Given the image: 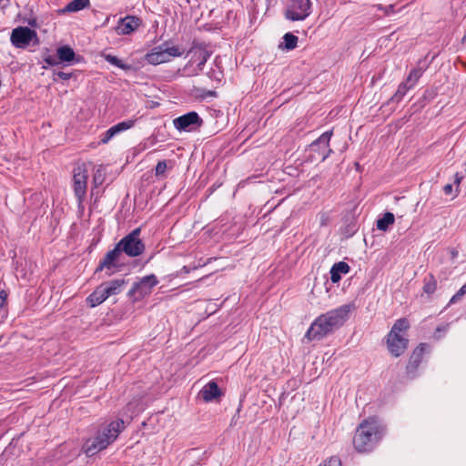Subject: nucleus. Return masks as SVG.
<instances>
[{
    "label": "nucleus",
    "mask_w": 466,
    "mask_h": 466,
    "mask_svg": "<svg viewBox=\"0 0 466 466\" xmlns=\"http://www.w3.org/2000/svg\"><path fill=\"white\" fill-rule=\"evenodd\" d=\"M352 305L345 304L319 316L305 334L309 340H319L340 328L349 319Z\"/></svg>",
    "instance_id": "f257e3e1"
},
{
    "label": "nucleus",
    "mask_w": 466,
    "mask_h": 466,
    "mask_svg": "<svg viewBox=\"0 0 466 466\" xmlns=\"http://www.w3.org/2000/svg\"><path fill=\"white\" fill-rule=\"evenodd\" d=\"M384 431V427L375 418L363 420L353 437L354 449L360 453L373 451L382 439Z\"/></svg>",
    "instance_id": "f03ea898"
},
{
    "label": "nucleus",
    "mask_w": 466,
    "mask_h": 466,
    "mask_svg": "<svg viewBox=\"0 0 466 466\" xmlns=\"http://www.w3.org/2000/svg\"><path fill=\"white\" fill-rule=\"evenodd\" d=\"M124 429L122 420L111 421L107 426L98 431L94 438L86 440L82 446L83 452L88 457L96 455L113 443Z\"/></svg>",
    "instance_id": "7ed1b4c3"
},
{
    "label": "nucleus",
    "mask_w": 466,
    "mask_h": 466,
    "mask_svg": "<svg viewBox=\"0 0 466 466\" xmlns=\"http://www.w3.org/2000/svg\"><path fill=\"white\" fill-rule=\"evenodd\" d=\"M183 52L177 46H169L167 43H163L155 46L146 55V60L150 65H159L170 61L172 57L180 56Z\"/></svg>",
    "instance_id": "20e7f679"
},
{
    "label": "nucleus",
    "mask_w": 466,
    "mask_h": 466,
    "mask_svg": "<svg viewBox=\"0 0 466 466\" xmlns=\"http://www.w3.org/2000/svg\"><path fill=\"white\" fill-rule=\"evenodd\" d=\"M140 232V228H137L117 243L121 253L125 252L128 257H137L144 252L145 244L139 238Z\"/></svg>",
    "instance_id": "39448f33"
},
{
    "label": "nucleus",
    "mask_w": 466,
    "mask_h": 466,
    "mask_svg": "<svg viewBox=\"0 0 466 466\" xmlns=\"http://www.w3.org/2000/svg\"><path fill=\"white\" fill-rule=\"evenodd\" d=\"M12 45L16 48H26L30 43L36 46L39 38L36 32L27 26H18L13 29L10 36Z\"/></svg>",
    "instance_id": "423d86ee"
},
{
    "label": "nucleus",
    "mask_w": 466,
    "mask_h": 466,
    "mask_svg": "<svg viewBox=\"0 0 466 466\" xmlns=\"http://www.w3.org/2000/svg\"><path fill=\"white\" fill-rule=\"evenodd\" d=\"M158 280L154 274L143 277L139 281L135 282L127 292V296L134 301H138L149 295L152 289L157 286Z\"/></svg>",
    "instance_id": "0eeeda50"
},
{
    "label": "nucleus",
    "mask_w": 466,
    "mask_h": 466,
    "mask_svg": "<svg viewBox=\"0 0 466 466\" xmlns=\"http://www.w3.org/2000/svg\"><path fill=\"white\" fill-rule=\"evenodd\" d=\"M311 13L310 0H289L285 17L290 21L305 20Z\"/></svg>",
    "instance_id": "6e6552de"
},
{
    "label": "nucleus",
    "mask_w": 466,
    "mask_h": 466,
    "mask_svg": "<svg viewBox=\"0 0 466 466\" xmlns=\"http://www.w3.org/2000/svg\"><path fill=\"white\" fill-rule=\"evenodd\" d=\"M88 174L84 165L77 166L73 170L74 194L78 201L82 203L86 198L87 188Z\"/></svg>",
    "instance_id": "1a4fd4ad"
},
{
    "label": "nucleus",
    "mask_w": 466,
    "mask_h": 466,
    "mask_svg": "<svg viewBox=\"0 0 466 466\" xmlns=\"http://www.w3.org/2000/svg\"><path fill=\"white\" fill-rule=\"evenodd\" d=\"M332 137V130L324 132L318 139L309 145V149L317 153L321 161L326 160L332 150L329 148V141Z\"/></svg>",
    "instance_id": "9d476101"
},
{
    "label": "nucleus",
    "mask_w": 466,
    "mask_h": 466,
    "mask_svg": "<svg viewBox=\"0 0 466 466\" xmlns=\"http://www.w3.org/2000/svg\"><path fill=\"white\" fill-rule=\"evenodd\" d=\"M121 254L122 253L116 244L115 248L106 252L103 259L100 260L97 268H96V273L106 269V274L107 276H111L113 269L117 267V261L119 260Z\"/></svg>",
    "instance_id": "9b49d317"
},
{
    "label": "nucleus",
    "mask_w": 466,
    "mask_h": 466,
    "mask_svg": "<svg viewBox=\"0 0 466 466\" xmlns=\"http://www.w3.org/2000/svg\"><path fill=\"white\" fill-rule=\"evenodd\" d=\"M174 127L177 130H191V127L197 126L201 127L203 120L199 117L198 114L195 111L188 112L183 116H180L173 120Z\"/></svg>",
    "instance_id": "f8f14e48"
},
{
    "label": "nucleus",
    "mask_w": 466,
    "mask_h": 466,
    "mask_svg": "<svg viewBox=\"0 0 466 466\" xmlns=\"http://www.w3.org/2000/svg\"><path fill=\"white\" fill-rule=\"evenodd\" d=\"M428 348V345L426 343H420L412 351L411 355L410 356L408 364L406 366L407 373H415L420 365L423 355Z\"/></svg>",
    "instance_id": "ddd939ff"
},
{
    "label": "nucleus",
    "mask_w": 466,
    "mask_h": 466,
    "mask_svg": "<svg viewBox=\"0 0 466 466\" xmlns=\"http://www.w3.org/2000/svg\"><path fill=\"white\" fill-rule=\"evenodd\" d=\"M135 123V119H128L111 127L102 135L100 144H107L116 135L133 127Z\"/></svg>",
    "instance_id": "4468645a"
},
{
    "label": "nucleus",
    "mask_w": 466,
    "mask_h": 466,
    "mask_svg": "<svg viewBox=\"0 0 466 466\" xmlns=\"http://www.w3.org/2000/svg\"><path fill=\"white\" fill-rule=\"evenodd\" d=\"M409 339L404 337H390L387 335V346L390 354L394 357H400L408 348Z\"/></svg>",
    "instance_id": "2eb2a0df"
},
{
    "label": "nucleus",
    "mask_w": 466,
    "mask_h": 466,
    "mask_svg": "<svg viewBox=\"0 0 466 466\" xmlns=\"http://www.w3.org/2000/svg\"><path fill=\"white\" fill-rule=\"evenodd\" d=\"M140 25V19L136 16L127 15L119 19L116 31L121 35H128L134 32Z\"/></svg>",
    "instance_id": "dca6fc26"
},
{
    "label": "nucleus",
    "mask_w": 466,
    "mask_h": 466,
    "mask_svg": "<svg viewBox=\"0 0 466 466\" xmlns=\"http://www.w3.org/2000/svg\"><path fill=\"white\" fill-rule=\"evenodd\" d=\"M199 395L206 402L213 401L222 395V391L214 380L207 383L199 392Z\"/></svg>",
    "instance_id": "f3484780"
},
{
    "label": "nucleus",
    "mask_w": 466,
    "mask_h": 466,
    "mask_svg": "<svg viewBox=\"0 0 466 466\" xmlns=\"http://www.w3.org/2000/svg\"><path fill=\"white\" fill-rule=\"evenodd\" d=\"M108 293L102 283L86 299L90 307H96L103 303L107 298Z\"/></svg>",
    "instance_id": "a211bd4d"
},
{
    "label": "nucleus",
    "mask_w": 466,
    "mask_h": 466,
    "mask_svg": "<svg viewBox=\"0 0 466 466\" xmlns=\"http://www.w3.org/2000/svg\"><path fill=\"white\" fill-rule=\"evenodd\" d=\"M350 269V266L344 261L335 263L330 268L331 282L338 283L341 279V274L349 273Z\"/></svg>",
    "instance_id": "6ab92c4d"
},
{
    "label": "nucleus",
    "mask_w": 466,
    "mask_h": 466,
    "mask_svg": "<svg viewBox=\"0 0 466 466\" xmlns=\"http://www.w3.org/2000/svg\"><path fill=\"white\" fill-rule=\"evenodd\" d=\"M103 284L108 293V296H112L119 294L122 291L123 287L127 284V281L124 279H118L104 282Z\"/></svg>",
    "instance_id": "aec40b11"
},
{
    "label": "nucleus",
    "mask_w": 466,
    "mask_h": 466,
    "mask_svg": "<svg viewBox=\"0 0 466 466\" xmlns=\"http://www.w3.org/2000/svg\"><path fill=\"white\" fill-rule=\"evenodd\" d=\"M410 328V323L407 319L401 318L395 321L393 324L390 331L388 333V335H390V337H402L400 333L401 331H405Z\"/></svg>",
    "instance_id": "412c9836"
},
{
    "label": "nucleus",
    "mask_w": 466,
    "mask_h": 466,
    "mask_svg": "<svg viewBox=\"0 0 466 466\" xmlns=\"http://www.w3.org/2000/svg\"><path fill=\"white\" fill-rule=\"evenodd\" d=\"M57 58L61 62H71L74 60L76 54L69 46H63L56 50Z\"/></svg>",
    "instance_id": "4be33fe9"
},
{
    "label": "nucleus",
    "mask_w": 466,
    "mask_h": 466,
    "mask_svg": "<svg viewBox=\"0 0 466 466\" xmlns=\"http://www.w3.org/2000/svg\"><path fill=\"white\" fill-rule=\"evenodd\" d=\"M395 221V217L391 212H386L382 218L377 220V228L381 231H387L389 227Z\"/></svg>",
    "instance_id": "5701e85b"
},
{
    "label": "nucleus",
    "mask_w": 466,
    "mask_h": 466,
    "mask_svg": "<svg viewBox=\"0 0 466 466\" xmlns=\"http://www.w3.org/2000/svg\"><path fill=\"white\" fill-rule=\"evenodd\" d=\"M424 69L420 66H417L410 70L405 82L412 88L417 84L418 80L423 75Z\"/></svg>",
    "instance_id": "b1692460"
},
{
    "label": "nucleus",
    "mask_w": 466,
    "mask_h": 466,
    "mask_svg": "<svg viewBox=\"0 0 466 466\" xmlns=\"http://www.w3.org/2000/svg\"><path fill=\"white\" fill-rule=\"evenodd\" d=\"M103 57L106 62H108L109 64H111L120 69H123L125 71H129L132 69L131 65L123 63L122 60H120L119 58H117L116 56H115L113 55L105 54V55H103Z\"/></svg>",
    "instance_id": "393cba45"
},
{
    "label": "nucleus",
    "mask_w": 466,
    "mask_h": 466,
    "mask_svg": "<svg viewBox=\"0 0 466 466\" xmlns=\"http://www.w3.org/2000/svg\"><path fill=\"white\" fill-rule=\"evenodd\" d=\"M411 87L405 82H401L395 94L390 97V102H400Z\"/></svg>",
    "instance_id": "a878e982"
},
{
    "label": "nucleus",
    "mask_w": 466,
    "mask_h": 466,
    "mask_svg": "<svg viewBox=\"0 0 466 466\" xmlns=\"http://www.w3.org/2000/svg\"><path fill=\"white\" fill-rule=\"evenodd\" d=\"M89 5V0H73L66 5L65 11L67 12H77Z\"/></svg>",
    "instance_id": "bb28decb"
},
{
    "label": "nucleus",
    "mask_w": 466,
    "mask_h": 466,
    "mask_svg": "<svg viewBox=\"0 0 466 466\" xmlns=\"http://www.w3.org/2000/svg\"><path fill=\"white\" fill-rule=\"evenodd\" d=\"M436 289H437V281L432 274H429L424 279L423 291L426 294L431 295L435 292Z\"/></svg>",
    "instance_id": "cd10ccee"
},
{
    "label": "nucleus",
    "mask_w": 466,
    "mask_h": 466,
    "mask_svg": "<svg viewBox=\"0 0 466 466\" xmlns=\"http://www.w3.org/2000/svg\"><path fill=\"white\" fill-rule=\"evenodd\" d=\"M284 48L287 50H293L298 45V37L291 33H286L283 36Z\"/></svg>",
    "instance_id": "c85d7f7f"
},
{
    "label": "nucleus",
    "mask_w": 466,
    "mask_h": 466,
    "mask_svg": "<svg viewBox=\"0 0 466 466\" xmlns=\"http://www.w3.org/2000/svg\"><path fill=\"white\" fill-rule=\"evenodd\" d=\"M167 168V160L159 161L156 166L155 175L157 177H163L165 175Z\"/></svg>",
    "instance_id": "c756f323"
},
{
    "label": "nucleus",
    "mask_w": 466,
    "mask_h": 466,
    "mask_svg": "<svg viewBox=\"0 0 466 466\" xmlns=\"http://www.w3.org/2000/svg\"><path fill=\"white\" fill-rule=\"evenodd\" d=\"M466 294V283L459 289V291L453 295L450 300V304H454L459 301L463 295Z\"/></svg>",
    "instance_id": "7c9ffc66"
},
{
    "label": "nucleus",
    "mask_w": 466,
    "mask_h": 466,
    "mask_svg": "<svg viewBox=\"0 0 466 466\" xmlns=\"http://www.w3.org/2000/svg\"><path fill=\"white\" fill-rule=\"evenodd\" d=\"M319 466H342V465H341V461L339 457L331 456L329 460L325 461Z\"/></svg>",
    "instance_id": "2f4dec72"
},
{
    "label": "nucleus",
    "mask_w": 466,
    "mask_h": 466,
    "mask_svg": "<svg viewBox=\"0 0 466 466\" xmlns=\"http://www.w3.org/2000/svg\"><path fill=\"white\" fill-rule=\"evenodd\" d=\"M72 76L71 73H66L64 71H58L54 74V81H57V79L61 80H68Z\"/></svg>",
    "instance_id": "473e14b6"
},
{
    "label": "nucleus",
    "mask_w": 466,
    "mask_h": 466,
    "mask_svg": "<svg viewBox=\"0 0 466 466\" xmlns=\"http://www.w3.org/2000/svg\"><path fill=\"white\" fill-rule=\"evenodd\" d=\"M44 61L48 66H56L59 63L58 58H56V57H54L52 56H47L46 57L44 58Z\"/></svg>",
    "instance_id": "72a5a7b5"
},
{
    "label": "nucleus",
    "mask_w": 466,
    "mask_h": 466,
    "mask_svg": "<svg viewBox=\"0 0 466 466\" xmlns=\"http://www.w3.org/2000/svg\"><path fill=\"white\" fill-rule=\"evenodd\" d=\"M6 297H7V295H6L5 291H4V290L0 291V307L4 306Z\"/></svg>",
    "instance_id": "f704fd0d"
},
{
    "label": "nucleus",
    "mask_w": 466,
    "mask_h": 466,
    "mask_svg": "<svg viewBox=\"0 0 466 466\" xmlns=\"http://www.w3.org/2000/svg\"><path fill=\"white\" fill-rule=\"evenodd\" d=\"M443 192L446 194V195H450L451 192H452V185L451 184H447L443 187Z\"/></svg>",
    "instance_id": "c9c22d12"
},
{
    "label": "nucleus",
    "mask_w": 466,
    "mask_h": 466,
    "mask_svg": "<svg viewBox=\"0 0 466 466\" xmlns=\"http://www.w3.org/2000/svg\"><path fill=\"white\" fill-rule=\"evenodd\" d=\"M93 182L96 186L99 185L102 183V180L100 179V175H98L97 173L95 174L94 176V178H93Z\"/></svg>",
    "instance_id": "e433bc0d"
},
{
    "label": "nucleus",
    "mask_w": 466,
    "mask_h": 466,
    "mask_svg": "<svg viewBox=\"0 0 466 466\" xmlns=\"http://www.w3.org/2000/svg\"><path fill=\"white\" fill-rule=\"evenodd\" d=\"M207 59H208V56L206 54L203 55L202 58L200 59V61L198 63V67L200 70L202 69L203 65L207 62Z\"/></svg>",
    "instance_id": "4c0bfd02"
},
{
    "label": "nucleus",
    "mask_w": 466,
    "mask_h": 466,
    "mask_svg": "<svg viewBox=\"0 0 466 466\" xmlns=\"http://www.w3.org/2000/svg\"><path fill=\"white\" fill-rule=\"evenodd\" d=\"M394 10V5H388L386 8H385V13L387 15H389L390 12H393Z\"/></svg>",
    "instance_id": "58836bf2"
},
{
    "label": "nucleus",
    "mask_w": 466,
    "mask_h": 466,
    "mask_svg": "<svg viewBox=\"0 0 466 466\" xmlns=\"http://www.w3.org/2000/svg\"><path fill=\"white\" fill-rule=\"evenodd\" d=\"M448 329V326H441L436 328V333L437 332H445Z\"/></svg>",
    "instance_id": "ea45409f"
},
{
    "label": "nucleus",
    "mask_w": 466,
    "mask_h": 466,
    "mask_svg": "<svg viewBox=\"0 0 466 466\" xmlns=\"http://www.w3.org/2000/svg\"><path fill=\"white\" fill-rule=\"evenodd\" d=\"M466 42V34L463 35L461 39V43L464 44Z\"/></svg>",
    "instance_id": "a19ab883"
},
{
    "label": "nucleus",
    "mask_w": 466,
    "mask_h": 466,
    "mask_svg": "<svg viewBox=\"0 0 466 466\" xmlns=\"http://www.w3.org/2000/svg\"><path fill=\"white\" fill-rule=\"evenodd\" d=\"M456 182H457L458 184H460V182H461V178L457 177V178H456Z\"/></svg>",
    "instance_id": "79ce46f5"
},
{
    "label": "nucleus",
    "mask_w": 466,
    "mask_h": 466,
    "mask_svg": "<svg viewBox=\"0 0 466 466\" xmlns=\"http://www.w3.org/2000/svg\"><path fill=\"white\" fill-rule=\"evenodd\" d=\"M214 94H215V92H214V91H210V92H209V95H211V96H213Z\"/></svg>",
    "instance_id": "37998d69"
}]
</instances>
